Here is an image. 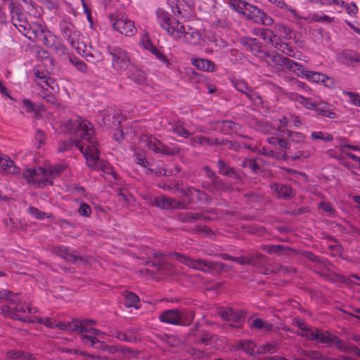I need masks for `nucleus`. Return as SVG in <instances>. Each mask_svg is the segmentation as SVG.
I'll return each instance as SVG.
<instances>
[{
	"instance_id": "nucleus-27",
	"label": "nucleus",
	"mask_w": 360,
	"mask_h": 360,
	"mask_svg": "<svg viewBox=\"0 0 360 360\" xmlns=\"http://www.w3.org/2000/svg\"><path fill=\"white\" fill-rule=\"evenodd\" d=\"M128 77L139 85H143L146 82L145 72L134 65L129 68Z\"/></svg>"
},
{
	"instance_id": "nucleus-58",
	"label": "nucleus",
	"mask_w": 360,
	"mask_h": 360,
	"mask_svg": "<svg viewBox=\"0 0 360 360\" xmlns=\"http://www.w3.org/2000/svg\"><path fill=\"white\" fill-rule=\"evenodd\" d=\"M66 168L67 164L65 163L58 164L57 165L52 167L49 170H48V172L51 174V180L52 181V178L53 176L59 175Z\"/></svg>"
},
{
	"instance_id": "nucleus-17",
	"label": "nucleus",
	"mask_w": 360,
	"mask_h": 360,
	"mask_svg": "<svg viewBox=\"0 0 360 360\" xmlns=\"http://www.w3.org/2000/svg\"><path fill=\"white\" fill-rule=\"evenodd\" d=\"M120 110L114 107H109L101 112L105 125L112 127H117L121 122Z\"/></svg>"
},
{
	"instance_id": "nucleus-62",
	"label": "nucleus",
	"mask_w": 360,
	"mask_h": 360,
	"mask_svg": "<svg viewBox=\"0 0 360 360\" xmlns=\"http://www.w3.org/2000/svg\"><path fill=\"white\" fill-rule=\"evenodd\" d=\"M78 212L81 216L89 217L91 214V209L88 204L82 202L78 209Z\"/></svg>"
},
{
	"instance_id": "nucleus-3",
	"label": "nucleus",
	"mask_w": 360,
	"mask_h": 360,
	"mask_svg": "<svg viewBox=\"0 0 360 360\" xmlns=\"http://www.w3.org/2000/svg\"><path fill=\"white\" fill-rule=\"evenodd\" d=\"M173 257L179 262L195 270L212 275L219 274L226 270V265L216 261L205 260L203 259H191L179 253H174Z\"/></svg>"
},
{
	"instance_id": "nucleus-20",
	"label": "nucleus",
	"mask_w": 360,
	"mask_h": 360,
	"mask_svg": "<svg viewBox=\"0 0 360 360\" xmlns=\"http://www.w3.org/2000/svg\"><path fill=\"white\" fill-rule=\"evenodd\" d=\"M155 205L162 209L185 208V204L174 198L165 196H158L154 200Z\"/></svg>"
},
{
	"instance_id": "nucleus-35",
	"label": "nucleus",
	"mask_w": 360,
	"mask_h": 360,
	"mask_svg": "<svg viewBox=\"0 0 360 360\" xmlns=\"http://www.w3.org/2000/svg\"><path fill=\"white\" fill-rule=\"evenodd\" d=\"M6 355L11 360H34L32 354L21 351L10 350Z\"/></svg>"
},
{
	"instance_id": "nucleus-28",
	"label": "nucleus",
	"mask_w": 360,
	"mask_h": 360,
	"mask_svg": "<svg viewBox=\"0 0 360 360\" xmlns=\"http://www.w3.org/2000/svg\"><path fill=\"white\" fill-rule=\"evenodd\" d=\"M191 63L196 68L202 71L214 72L216 70V65L214 63L209 59L193 58L191 60Z\"/></svg>"
},
{
	"instance_id": "nucleus-48",
	"label": "nucleus",
	"mask_w": 360,
	"mask_h": 360,
	"mask_svg": "<svg viewBox=\"0 0 360 360\" xmlns=\"http://www.w3.org/2000/svg\"><path fill=\"white\" fill-rule=\"evenodd\" d=\"M317 338L314 341L319 343H330V340L333 338V335L328 331L321 332L319 329L316 328Z\"/></svg>"
},
{
	"instance_id": "nucleus-7",
	"label": "nucleus",
	"mask_w": 360,
	"mask_h": 360,
	"mask_svg": "<svg viewBox=\"0 0 360 360\" xmlns=\"http://www.w3.org/2000/svg\"><path fill=\"white\" fill-rule=\"evenodd\" d=\"M264 58L267 65L274 68L278 74H281L285 68L295 73V70L299 66V63L283 57L281 54L264 53Z\"/></svg>"
},
{
	"instance_id": "nucleus-29",
	"label": "nucleus",
	"mask_w": 360,
	"mask_h": 360,
	"mask_svg": "<svg viewBox=\"0 0 360 360\" xmlns=\"http://www.w3.org/2000/svg\"><path fill=\"white\" fill-rule=\"evenodd\" d=\"M18 172L19 169L9 158L0 156V172L17 174Z\"/></svg>"
},
{
	"instance_id": "nucleus-56",
	"label": "nucleus",
	"mask_w": 360,
	"mask_h": 360,
	"mask_svg": "<svg viewBox=\"0 0 360 360\" xmlns=\"http://www.w3.org/2000/svg\"><path fill=\"white\" fill-rule=\"evenodd\" d=\"M297 101L309 110H314L316 106V102L313 101L312 99L304 97L303 96H297Z\"/></svg>"
},
{
	"instance_id": "nucleus-24",
	"label": "nucleus",
	"mask_w": 360,
	"mask_h": 360,
	"mask_svg": "<svg viewBox=\"0 0 360 360\" xmlns=\"http://www.w3.org/2000/svg\"><path fill=\"white\" fill-rule=\"evenodd\" d=\"M46 31L44 25L39 22L30 23V29L25 32V35L31 41H37Z\"/></svg>"
},
{
	"instance_id": "nucleus-32",
	"label": "nucleus",
	"mask_w": 360,
	"mask_h": 360,
	"mask_svg": "<svg viewBox=\"0 0 360 360\" xmlns=\"http://www.w3.org/2000/svg\"><path fill=\"white\" fill-rule=\"evenodd\" d=\"M61 252L63 253V257H65L68 262L72 263H76L77 262H85L86 259H84L81 256L77 255L76 252L67 247H63L61 249Z\"/></svg>"
},
{
	"instance_id": "nucleus-52",
	"label": "nucleus",
	"mask_w": 360,
	"mask_h": 360,
	"mask_svg": "<svg viewBox=\"0 0 360 360\" xmlns=\"http://www.w3.org/2000/svg\"><path fill=\"white\" fill-rule=\"evenodd\" d=\"M139 302V297L134 292H129L125 297L124 304L127 307H136V305Z\"/></svg>"
},
{
	"instance_id": "nucleus-19",
	"label": "nucleus",
	"mask_w": 360,
	"mask_h": 360,
	"mask_svg": "<svg viewBox=\"0 0 360 360\" xmlns=\"http://www.w3.org/2000/svg\"><path fill=\"white\" fill-rule=\"evenodd\" d=\"M282 132L283 134L287 135L290 138V144L292 143L296 144L297 146L294 147V150H298V148L300 146H304V149H310L314 148L309 146L307 143L305 142V135L299 131H294L289 129H283Z\"/></svg>"
},
{
	"instance_id": "nucleus-21",
	"label": "nucleus",
	"mask_w": 360,
	"mask_h": 360,
	"mask_svg": "<svg viewBox=\"0 0 360 360\" xmlns=\"http://www.w3.org/2000/svg\"><path fill=\"white\" fill-rule=\"evenodd\" d=\"M247 264L257 269H263L268 264L267 257L259 252L247 254Z\"/></svg>"
},
{
	"instance_id": "nucleus-37",
	"label": "nucleus",
	"mask_w": 360,
	"mask_h": 360,
	"mask_svg": "<svg viewBox=\"0 0 360 360\" xmlns=\"http://www.w3.org/2000/svg\"><path fill=\"white\" fill-rule=\"evenodd\" d=\"M79 319H74L72 321H59L56 322V328H60L63 330H69L71 332H75L78 328Z\"/></svg>"
},
{
	"instance_id": "nucleus-10",
	"label": "nucleus",
	"mask_w": 360,
	"mask_h": 360,
	"mask_svg": "<svg viewBox=\"0 0 360 360\" xmlns=\"http://www.w3.org/2000/svg\"><path fill=\"white\" fill-rule=\"evenodd\" d=\"M243 16L255 23L269 26L274 23V19L268 15L263 10L250 3L246 6Z\"/></svg>"
},
{
	"instance_id": "nucleus-14",
	"label": "nucleus",
	"mask_w": 360,
	"mask_h": 360,
	"mask_svg": "<svg viewBox=\"0 0 360 360\" xmlns=\"http://www.w3.org/2000/svg\"><path fill=\"white\" fill-rule=\"evenodd\" d=\"M220 317L229 323L230 326L240 328L245 321V315L241 311L235 310L232 308H223L219 312Z\"/></svg>"
},
{
	"instance_id": "nucleus-43",
	"label": "nucleus",
	"mask_w": 360,
	"mask_h": 360,
	"mask_svg": "<svg viewBox=\"0 0 360 360\" xmlns=\"http://www.w3.org/2000/svg\"><path fill=\"white\" fill-rule=\"evenodd\" d=\"M316 328L312 329L307 326L301 332H296V334L307 338L309 340L314 341L317 338Z\"/></svg>"
},
{
	"instance_id": "nucleus-40",
	"label": "nucleus",
	"mask_w": 360,
	"mask_h": 360,
	"mask_svg": "<svg viewBox=\"0 0 360 360\" xmlns=\"http://www.w3.org/2000/svg\"><path fill=\"white\" fill-rule=\"evenodd\" d=\"M55 38L56 37L51 32L46 30L37 41L41 42L44 46L50 48L54 45Z\"/></svg>"
},
{
	"instance_id": "nucleus-63",
	"label": "nucleus",
	"mask_w": 360,
	"mask_h": 360,
	"mask_svg": "<svg viewBox=\"0 0 360 360\" xmlns=\"http://www.w3.org/2000/svg\"><path fill=\"white\" fill-rule=\"evenodd\" d=\"M22 104L24 108H25L26 111L29 113H32L36 111V108L39 106L36 105L33 103L30 99H23Z\"/></svg>"
},
{
	"instance_id": "nucleus-33",
	"label": "nucleus",
	"mask_w": 360,
	"mask_h": 360,
	"mask_svg": "<svg viewBox=\"0 0 360 360\" xmlns=\"http://www.w3.org/2000/svg\"><path fill=\"white\" fill-rule=\"evenodd\" d=\"M178 218L181 222L193 223L198 220L205 219L206 217L198 212H188L184 214H180Z\"/></svg>"
},
{
	"instance_id": "nucleus-41",
	"label": "nucleus",
	"mask_w": 360,
	"mask_h": 360,
	"mask_svg": "<svg viewBox=\"0 0 360 360\" xmlns=\"http://www.w3.org/2000/svg\"><path fill=\"white\" fill-rule=\"evenodd\" d=\"M319 208L323 211L326 215L330 217H335L337 216L338 212L334 206L328 202L323 201L320 202Z\"/></svg>"
},
{
	"instance_id": "nucleus-36",
	"label": "nucleus",
	"mask_w": 360,
	"mask_h": 360,
	"mask_svg": "<svg viewBox=\"0 0 360 360\" xmlns=\"http://www.w3.org/2000/svg\"><path fill=\"white\" fill-rule=\"evenodd\" d=\"M170 131L183 138H188L190 135V132L185 129L183 122L181 121L174 122L171 126Z\"/></svg>"
},
{
	"instance_id": "nucleus-23",
	"label": "nucleus",
	"mask_w": 360,
	"mask_h": 360,
	"mask_svg": "<svg viewBox=\"0 0 360 360\" xmlns=\"http://www.w3.org/2000/svg\"><path fill=\"white\" fill-rule=\"evenodd\" d=\"M181 35V39L179 41L184 43L196 44L201 39L200 33L195 29L190 27H184Z\"/></svg>"
},
{
	"instance_id": "nucleus-53",
	"label": "nucleus",
	"mask_w": 360,
	"mask_h": 360,
	"mask_svg": "<svg viewBox=\"0 0 360 360\" xmlns=\"http://www.w3.org/2000/svg\"><path fill=\"white\" fill-rule=\"evenodd\" d=\"M69 60L81 72L86 73L87 72V65L84 61L76 57H71Z\"/></svg>"
},
{
	"instance_id": "nucleus-30",
	"label": "nucleus",
	"mask_w": 360,
	"mask_h": 360,
	"mask_svg": "<svg viewBox=\"0 0 360 360\" xmlns=\"http://www.w3.org/2000/svg\"><path fill=\"white\" fill-rule=\"evenodd\" d=\"M319 115L333 119L335 117V113L331 110L329 105L326 102L316 103V106L314 109Z\"/></svg>"
},
{
	"instance_id": "nucleus-55",
	"label": "nucleus",
	"mask_w": 360,
	"mask_h": 360,
	"mask_svg": "<svg viewBox=\"0 0 360 360\" xmlns=\"http://www.w3.org/2000/svg\"><path fill=\"white\" fill-rule=\"evenodd\" d=\"M308 258L311 261L319 263L321 266H323L328 270H329L330 267L332 266V264H330L328 261L320 258L311 252L308 253Z\"/></svg>"
},
{
	"instance_id": "nucleus-38",
	"label": "nucleus",
	"mask_w": 360,
	"mask_h": 360,
	"mask_svg": "<svg viewBox=\"0 0 360 360\" xmlns=\"http://www.w3.org/2000/svg\"><path fill=\"white\" fill-rule=\"evenodd\" d=\"M248 2L245 0H229V6L233 11L243 15V11L246 8V6L248 5Z\"/></svg>"
},
{
	"instance_id": "nucleus-13",
	"label": "nucleus",
	"mask_w": 360,
	"mask_h": 360,
	"mask_svg": "<svg viewBox=\"0 0 360 360\" xmlns=\"http://www.w3.org/2000/svg\"><path fill=\"white\" fill-rule=\"evenodd\" d=\"M8 6L13 25L24 34L30 29V22L27 20L25 13H22L21 9L13 2H11Z\"/></svg>"
},
{
	"instance_id": "nucleus-47",
	"label": "nucleus",
	"mask_w": 360,
	"mask_h": 360,
	"mask_svg": "<svg viewBox=\"0 0 360 360\" xmlns=\"http://www.w3.org/2000/svg\"><path fill=\"white\" fill-rule=\"evenodd\" d=\"M311 137L314 140H321L324 142H329L333 139L331 134L321 131L311 132Z\"/></svg>"
},
{
	"instance_id": "nucleus-18",
	"label": "nucleus",
	"mask_w": 360,
	"mask_h": 360,
	"mask_svg": "<svg viewBox=\"0 0 360 360\" xmlns=\"http://www.w3.org/2000/svg\"><path fill=\"white\" fill-rule=\"evenodd\" d=\"M236 89L246 96L252 103H259L261 102V97L243 81L233 82Z\"/></svg>"
},
{
	"instance_id": "nucleus-57",
	"label": "nucleus",
	"mask_w": 360,
	"mask_h": 360,
	"mask_svg": "<svg viewBox=\"0 0 360 360\" xmlns=\"http://www.w3.org/2000/svg\"><path fill=\"white\" fill-rule=\"evenodd\" d=\"M261 130L266 134L277 135V133L280 131V127H276L271 124L267 122L264 123L262 125Z\"/></svg>"
},
{
	"instance_id": "nucleus-64",
	"label": "nucleus",
	"mask_w": 360,
	"mask_h": 360,
	"mask_svg": "<svg viewBox=\"0 0 360 360\" xmlns=\"http://www.w3.org/2000/svg\"><path fill=\"white\" fill-rule=\"evenodd\" d=\"M307 357L312 360H327L328 359L327 356L317 351H310V353L307 354Z\"/></svg>"
},
{
	"instance_id": "nucleus-54",
	"label": "nucleus",
	"mask_w": 360,
	"mask_h": 360,
	"mask_svg": "<svg viewBox=\"0 0 360 360\" xmlns=\"http://www.w3.org/2000/svg\"><path fill=\"white\" fill-rule=\"evenodd\" d=\"M243 168H249L253 172H257L259 169V166L257 165L255 159L245 158L241 162L240 165Z\"/></svg>"
},
{
	"instance_id": "nucleus-51",
	"label": "nucleus",
	"mask_w": 360,
	"mask_h": 360,
	"mask_svg": "<svg viewBox=\"0 0 360 360\" xmlns=\"http://www.w3.org/2000/svg\"><path fill=\"white\" fill-rule=\"evenodd\" d=\"M155 258L157 259V261H148V264L152 267L156 268L158 271H162L164 266L166 265L165 262L163 261V258L162 255H158L157 253L154 254Z\"/></svg>"
},
{
	"instance_id": "nucleus-59",
	"label": "nucleus",
	"mask_w": 360,
	"mask_h": 360,
	"mask_svg": "<svg viewBox=\"0 0 360 360\" xmlns=\"http://www.w3.org/2000/svg\"><path fill=\"white\" fill-rule=\"evenodd\" d=\"M97 335H94L92 334H86V335H82L80 338L81 341L86 345H89L91 347H94L95 345L96 341L97 340Z\"/></svg>"
},
{
	"instance_id": "nucleus-4",
	"label": "nucleus",
	"mask_w": 360,
	"mask_h": 360,
	"mask_svg": "<svg viewBox=\"0 0 360 360\" xmlns=\"http://www.w3.org/2000/svg\"><path fill=\"white\" fill-rule=\"evenodd\" d=\"M158 22L160 26L174 40L179 41L184 31V25L179 20L172 18L170 14L162 9L156 11Z\"/></svg>"
},
{
	"instance_id": "nucleus-46",
	"label": "nucleus",
	"mask_w": 360,
	"mask_h": 360,
	"mask_svg": "<svg viewBox=\"0 0 360 360\" xmlns=\"http://www.w3.org/2000/svg\"><path fill=\"white\" fill-rule=\"evenodd\" d=\"M5 300L6 302L8 304H14L18 300L17 295H13L11 292L3 290H0V300Z\"/></svg>"
},
{
	"instance_id": "nucleus-39",
	"label": "nucleus",
	"mask_w": 360,
	"mask_h": 360,
	"mask_svg": "<svg viewBox=\"0 0 360 360\" xmlns=\"http://www.w3.org/2000/svg\"><path fill=\"white\" fill-rule=\"evenodd\" d=\"M252 327H254L261 331H269L273 329V325L270 323L265 321L261 319H255L252 321L250 324Z\"/></svg>"
},
{
	"instance_id": "nucleus-15",
	"label": "nucleus",
	"mask_w": 360,
	"mask_h": 360,
	"mask_svg": "<svg viewBox=\"0 0 360 360\" xmlns=\"http://www.w3.org/2000/svg\"><path fill=\"white\" fill-rule=\"evenodd\" d=\"M9 304L8 305H5L2 307L1 310L2 313L7 316H9L11 319L20 320L22 321H29V322H35L34 319H27L25 318H22L18 315V312H26L32 313V309L30 307H25V304ZM36 311L34 310V312Z\"/></svg>"
},
{
	"instance_id": "nucleus-2",
	"label": "nucleus",
	"mask_w": 360,
	"mask_h": 360,
	"mask_svg": "<svg viewBox=\"0 0 360 360\" xmlns=\"http://www.w3.org/2000/svg\"><path fill=\"white\" fill-rule=\"evenodd\" d=\"M59 28L62 37L66 40L72 48L86 58V60L96 63L103 60L101 54L95 51L90 46H86L80 41V32L71 22L62 20L59 23Z\"/></svg>"
},
{
	"instance_id": "nucleus-44",
	"label": "nucleus",
	"mask_w": 360,
	"mask_h": 360,
	"mask_svg": "<svg viewBox=\"0 0 360 360\" xmlns=\"http://www.w3.org/2000/svg\"><path fill=\"white\" fill-rule=\"evenodd\" d=\"M98 168L103 171L107 175H111L113 179L116 181L118 179V174L114 170L113 167L107 162H100L98 163Z\"/></svg>"
},
{
	"instance_id": "nucleus-61",
	"label": "nucleus",
	"mask_w": 360,
	"mask_h": 360,
	"mask_svg": "<svg viewBox=\"0 0 360 360\" xmlns=\"http://www.w3.org/2000/svg\"><path fill=\"white\" fill-rule=\"evenodd\" d=\"M278 31L283 34V37L286 39H290L292 34V30L288 25L283 24L277 25Z\"/></svg>"
},
{
	"instance_id": "nucleus-31",
	"label": "nucleus",
	"mask_w": 360,
	"mask_h": 360,
	"mask_svg": "<svg viewBox=\"0 0 360 360\" xmlns=\"http://www.w3.org/2000/svg\"><path fill=\"white\" fill-rule=\"evenodd\" d=\"M144 47L146 49L155 55L158 59L165 63L166 66H169L170 65V63L169 62V60L166 56L150 41H146L144 44Z\"/></svg>"
},
{
	"instance_id": "nucleus-5",
	"label": "nucleus",
	"mask_w": 360,
	"mask_h": 360,
	"mask_svg": "<svg viewBox=\"0 0 360 360\" xmlns=\"http://www.w3.org/2000/svg\"><path fill=\"white\" fill-rule=\"evenodd\" d=\"M22 177L30 186L39 188L53 184V181L51 180V174L48 172L47 169L41 167L25 169L22 172Z\"/></svg>"
},
{
	"instance_id": "nucleus-34",
	"label": "nucleus",
	"mask_w": 360,
	"mask_h": 360,
	"mask_svg": "<svg viewBox=\"0 0 360 360\" xmlns=\"http://www.w3.org/2000/svg\"><path fill=\"white\" fill-rule=\"evenodd\" d=\"M239 347H240L247 354L254 356L260 352L259 349H257L255 344L249 340H244L240 341Z\"/></svg>"
},
{
	"instance_id": "nucleus-16",
	"label": "nucleus",
	"mask_w": 360,
	"mask_h": 360,
	"mask_svg": "<svg viewBox=\"0 0 360 360\" xmlns=\"http://www.w3.org/2000/svg\"><path fill=\"white\" fill-rule=\"evenodd\" d=\"M314 152V148L304 149V146H300L298 150L290 149L285 151L281 158L283 160L297 161L303 160L311 157Z\"/></svg>"
},
{
	"instance_id": "nucleus-11",
	"label": "nucleus",
	"mask_w": 360,
	"mask_h": 360,
	"mask_svg": "<svg viewBox=\"0 0 360 360\" xmlns=\"http://www.w3.org/2000/svg\"><path fill=\"white\" fill-rule=\"evenodd\" d=\"M295 74L298 77L306 78L309 82L322 83L327 87L333 85V81L326 75L319 72L308 70L300 63H299V66H297V68L295 70Z\"/></svg>"
},
{
	"instance_id": "nucleus-22",
	"label": "nucleus",
	"mask_w": 360,
	"mask_h": 360,
	"mask_svg": "<svg viewBox=\"0 0 360 360\" xmlns=\"http://www.w3.org/2000/svg\"><path fill=\"white\" fill-rule=\"evenodd\" d=\"M94 323H95V321L92 319L79 320V325H80V326H78V328L76 329L75 332L79 333H87L89 334L97 335L98 338H102L105 335L104 333L98 330L95 328H93L91 325Z\"/></svg>"
},
{
	"instance_id": "nucleus-45",
	"label": "nucleus",
	"mask_w": 360,
	"mask_h": 360,
	"mask_svg": "<svg viewBox=\"0 0 360 360\" xmlns=\"http://www.w3.org/2000/svg\"><path fill=\"white\" fill-rule=\"evenodd\" d=\"M191 141L193 143H199L200 145H212L214 143L215 144H219V143L218 142V140L217 139H210L207 137H205V136H196L193 138H192L191 139Z\"/></svg>"
},
{
	"instance_id": "nucleus-8",
	"label": "nucleus",
	"mask_w": 360,
	"mask_h": 360,
	"mask_svg": "<svg viewBox=\"0 0 360 360\" xmlns=\"http://www.w3.org/2000/svg\"><path fill=\"white\" fill-rule=\"evenodd\" d=\"M159 319L168 324L186 326L193 321V315L186 310L169 309L160 314Z\"/></svg>"
},
{
	"instance_id": "nucleus-49",
	"label": "nucleus",
	"mask_w": 360,
	"mask_h": 360,
	"mask_svg": "<svg viewBox=\"0 0 360 360\" xmlns=\"http://www.w3.org/2000/svg\"><path fill=\"white\" fill-rule=\"evenodd\" d=\"M278 49H279L282 53L287 55L288 56L298 58V57L296 56L297 52L295 51L293 47L287 43H281L280 46L278 47Z\"/></svg>"
},
{
	"instance_id": "nucleus-60",
	"label": "nucleus",
	"mask_w": 360,
	"mask_h": 360,
	"mask_svg": "<svg viewBox=\"0 0 360 360\" xmlns=\"http://www.w3.org/2000/svg\"><path fill=\"white\" fill-rule=\"evenodd\" d=\"M29 213L34 216L36 219H39V220H42L44 219H45L46 217H49V216L46 215V214L45 212H43L41 211H40L39 209L36 208V207H30L29 208Z\"/></svg>"
},
{
	"instance_id": "nucleus-9",
	"label": "nucleus",
	"mask_w": 360,
	"mask_h": 360,
	"mask_svg": "<svg viewBox=\"0 0 360 360\" xmlns=\"http://www.w3.org/2000/svg\"><path fill=\"white\" fill-rule=\"evenodd\" d=\"M107 51L112 56V65L115 70L124 71L130 67V58L125 50L118 46H108Z\"/></svg>"
},
{
	"instance_id": "nucleus-12",
	"label": "nucleus",
	"mask_w": 360,
	"mask_h": 360,
	"mask_svg": "<svg viewBox=\"0 0 360 360\" xmlns=\"http://www.w3.org/2000/svg\"><path fill=\"white\" fill-rule=\"evenodd\" d=\"M142 142L149 150L155 153H160L165 155H176L179 153V148L168 147L156 138L150 136L143 139Z\"/></svg>"
},
{
	"instance_id": "nucleus-50",
	"label": "nucleus",
	"mask_w": 360,
	"mask_h": 360,
	"mask_svg": "<svg viewBox=\"0 0 360 360\" xmlns=\"http://www.w3.org/2000/svg\"><path fill=\"white\" fill-rule=\"evenodd\" d=\"M330 343L333 344L340 352H347L349 351V346L346 345L344 341L336 335H333Z\"/></svg>"
},
{
	"instance_id": "nucleus-26",
	"label": "nucleus",
	"mask_w": 360,
	"mask_h": 360,
	"mask_svg": "<svg viewBox=\"0 0 360 360\" xmlns=\"http://www.w3.org/2000/svg\"><path fill=\"white\" fill-rule=\"evenodd\" d=\"M34 74L35 76V82L42 89H45L46 86L53 89L55 81L47 75L46 72L41 71L38 68H34Z\"/></svg>"
},
{
	"instance_id": "nucleus-25",
	"label": "nucleus",
	"mask_w": 360,
	"mask_h": 360,
	"mask_svg": "<svg viewBox=\"0 0 360 360\" xmlns=\"http://www.w3.org/2000/svg\"><path fill=\"white\" fill-rule=\"evenodd\" d=\"M271 189L277 193L278 198L286 200L295 195V191L290 185L274 183L271 185Z\"/></svg>"
},
{
	"instance_id": "nucleus-6",
	"label": "nucleus",
	"mask_w": 360,
	"mask_h": 360,
	"mask_svg": "<svg viewBox=\"0 0 360 360\" xmlns=\"http://www.w3.org/2000/svg\"><path fill=\"white\" fill-rule=\"evenodd\" d=\"M110 22L113 29L122 34L132 37L137 32L134 22L123 13H115L110 16Z\"/></svg>"
},
{
	"instance_id": "nucleus-1",
	"label": "nucleus",
	"mask_w": 360,
	"mask_h": 360,
	"mask_svg": "<svg viewBox=\"0 0 360 360\" xmlns=\"http://www.w3.org/2000/svg\"><path fill=\"white\" fill-rule=\"evenodd\" d=\"M60 127L63 133L71 134L75 136V138L60 141L58 151L60 153L68 151L75 146L84 156L89 167H96L99 151L98 143L94 136L92 124L87 120L77 117L63 122Z\"/></svg>"
},
{
	"instance_id": "nucleus-42",
	"label": "nucleus",
	"mask_w": 360,
	"mask_h": 360,
	"mask_svg": "<svg viewBox=\"0 0 360 360\" xmlns=\"http://www.w3.org/2000/svg\"><path fill=\"white\" fill-rule=\"evenodd\" d=\"M335 18L330 17L326 14H320L319 13H314L311 15V18L309 22H327L331 23L334 22Z\"/></svg>"
}]
</instances>
